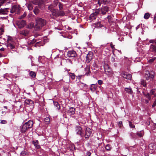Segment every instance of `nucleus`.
I'll return each mask as SVG.
<instances>
[{"instance_id":"f8f14e48","label":"nucleus","mask_w":156,"mask_h":156,"mask_svg":"<svg viewBox=\"0 0 156 156\" xmlns=\"http://www.w3.org/2000/svg\"><path fill=\"white\" fill-rule=\"evenodd\" d=\"M82 128L79 126H76L75 128L76 134L81 137H82Z\"/></svg>"},{"instance_id":"052dcab7","label":"nucleus","mask_w":156,"mask_h":156,"mask_svg":"<svg viewBox=\"0 0 156 156\" xmlns=\"http://www.w3.org/2000/svg\"><path fill=\"white\" fill-rule=\"evenodd\" d=\"M146 97L148 98V99L150 100L151 99V97L150 94L148 93H147L146 95Z\"/></svg>"},{"instance_id":"6e6552de","label":"nucleus","mask_w":156,"mask_h":156,"mask_svg":"<svg viewBox=\"0 0 156 156\" xmlns=\"http://www.w3.org/2000/svg\"><path fill=\"white\" fill-rule=\"evenodd\" d=\"M30 33V30L27 29L23 30L20 31V34L25 37L28 36L29 35Z\"/></svg>"},{"instance_id":"774afa93","label":"nucleus","mask_w":156,"mask_h":156,"mask_svg":"<svg viewBox=\"0 0 156 156\" xmlns=\"http://www.w3.org/2000/svg\"><path fill=\"white\" fill-rule=\"evenodd\" d=\"M154 90H152L151 91L150 93L151 94L154 95Z\"/></svg>"},{"instance_id":"79ce46f5","label":"nucleus","mask_w":156,"mask_h":156,"mask_svg":"<svg viewBox=\"0 0 156 156\" xmlns=\"http://www.w3.org/2000/svg\"><path fill=\"white\" fill-rule=\"evenodd\" d=\"M58 6L59 8V10H62L63 9V5L61 2L58 3Z\"/></svg>"},{"instance_id":"bb28decb","label":"nucleus","mask_w":156,"mask_h":156,"mask_svg":"<svg viewBox=\"0 0 156 156\" xmlns=\"http://www.w3.org/2000/svg\"><path fill=\"white\" fill-rule=\"evenodd\" d=\"M68 74L69 75L70 78H71L72 80H73L75 79L76 76L74 73H68Z\"/></svg>"},{"instance_id":"f704fd0d","label":"nucleus","mask_w":156,"mask_h":156,"mask_svg":"<svg viewBox=\"0 0 156 156\" xmlns=\"http://www.w3.org/2000/svg\"><path fill=\"white\" fill-rule=\"evenodd\" d=\"M75 108H69V112L73 114L75 113Z\"/></svg>"},{"instance_id":"7c9ffc66","label":"nucleus","mask_w":156,"mask_h":156,"mask_svg":"<svg viewBox=\"0 0 156 156\" xmlns=\"http://www.w3.org/2000/svg\"><path fill=\"white\" fill-rule=\"evenodd\" d=\"M125 90L127 93L129 94H132L133 93V91L131 88H126L125 89Z\"/></svg>"},{"instance_id":"c9c22d12","label":"nucleus","mask_w":156,"mask_h":156,"mask_svg":"<svg viewBox=\"0 0 156 156\" xmlns=\"http://www.w3.org/2000/svg\"><path fill=\"white\" fill-rule=\"evenodd\" d=\"M104 70H108V69H110L108 65L107 64H105L104 66Z\"/></svg>"},{"instance_id":"4d7b16f0","label":"nucleus","mask_w":156,"mask_h":156,"mask_svg":"<svg viewBox=\"0 0 156 156\" xmlns=\"http://www.w3.org/2000/svg\"><path fill=\"white\" fill-rule=\"evenodd\" d=\"M91 154V153L89 151L87 152L86 155L85 156H90Z\"/></svg>"},{"instance_id":"f3484780","label":"nucleus","mask_w":156,"mask_h":156,"mask_svg":"<svg viewBox=\"0 0 156 156\" xmlns=\"http://www.w3.org/2000/svg\"><path fill=\"white\" fill-rule=\"evenodd\" d=\"M33 0H32L31 2H29L26 3V5H27L28 9L30 11L33 8V5L32 4H34L33 3Z\"/></svg>"},{"instance_id":"393cba45","label":"nucleus","mask_w":156,"mask_h":156,"mask_svg":"<svg viewBox=\"0 0 156 156\" xmlns=\"http://www.w3.org/2000/svg\"><path fill=\"white\" fill-rule=\"evenodd\" d=\"M58 16H62L64 15L65 12L62 10H58Z\"/></svg>"},{"instance_id":"4c0bfd02","label":"nucleus","mask_w":156,"mask_h":156,"mask_svg":"<svg viewBox=\"0 0 156 156\" xmlns=\"http://www.w3.org/2000/svg\"><path fill=\"white\" fill-rule=\"evenodd\" d=\"M103 3L104 4H108L110 3V0H102Z\"/></svg>"},{"instance_id":"412c9836","label":"nucleus","mask_w":156,"mask_h":156,"mask_svg":"<svg viewBox=\"0 0 156 156\" xmlns=\"http://www.w3.org/2000/svg\"><path fill=\"white\" fill-rule=\"evenodd\" d=\"M6 46L9 48L11 49H13L15 48V45L12 44H11L9 42H7Z\"/></svg>"},{"instance_id":"7ed1b4c3","label":"nucleus","mask_w":156,"mask_h":156,"mask_svg":"<svg viewBox=\"0 0 156 156\" xmlns=\"http://www.w3.org/2000/svg\"><path fill=\"white\" fill-rule=\"evenodd\" d=\"M48 0H33V3L34 4L37 5L41 9H42L44 6V3H46Z\"/></svg>"},{"instance_id":"0eeeda50","label":"nucleus","mask_w":156,"mask_h":156,"mask_svg":"<svg viewBox=\"0 0 156 156\" xmlns=\"http://www.w3.org/2000/svg\"><path fill=\"white\" fill-rule=\"evenodd\" d=\"M16 24L18 27L21 28L23 27L26 24V22L25 20H20L17 21Z\"/></svg>"},{"instance_id":"c756f323","label":"nucleus","mask_w":156,"mask_h":156,"mask_svg":"<svg viewBox=\"0 0 156 156\" xmlns=\"http://www.w3.org/2000/svg\"><path fill=\"white\" fill-rule=\"evenodd\" d=\"M79 86L81 89L83 88L84 87H86L87 85L82 83H80L78 84Z\"/></svg>"},{"instance_id":"a19ab883","label":"nucleus","mask_w":156,"mask_h":156,"mask_svg":"<svg viewBox=\"0 0 156 156\" xmlns=\"http://www.w3.org/2000/svg\"><path fill=\"white\" fill-rule=\"evenodd\" d=\"M105 71L106 74H110L112 73L111 69H110L108 70H105Z\"/></svg>"},{"instance_id":"3c124183","label":"nucleus","mask_w":156,"mask_h":156,"mask_svg":"<svg viewBox=\"0 0 156 156\" xmlns=\"http://www.w3.org/2000/svg\"><path fill=\"white\" fill-rule=\"evenodd\" d=\"M34 26V24L33 23H31V24H29L28 26V27L29 28L31 29V28H33Z\"/></svg>"},{"instance_id":"ea45409f","label":"nucleus","mask_w":156,"mask_h":156,"mask_svg":"<svg viewBox=\"0 0 156 156\" xmlns=\"http://www.w3.org/2000/svg\"><path fill=\"white\" fill-rule=\"evenodd\" d=\"M136 134L140 137H142L143 136V134L140 131L137 132Z\"/></svg>"},{"instance_id":"2f4dec72","label":"nucleus","mask_w":156,"mask_h":156,"mask_svg":"<svg viewBox=\"0 0 156 156\" xmlns=\"http://www.w3.org/2000/svg\"><path fill=\"white\" fill-rule=\"evenodd\" d=\"M140 83L141 85L143 86L144 87H146L147 86V83L145 80H144L142 79L141 80Z\"/></svg>"},{"instance_id":"603ef678","label":"nucleus","mask_w":156,"mask_h":156,"mask_svg":"<svg viewBox=\"0 0 156 156\" xmlns=\"http://www.w3.org/2000/svg\"><path fill=\"white\" fill-rule=\"evenodd\" d=\"M118 124L119 126V127L121 128L123 126L122 122V121H120L119 122Z\"/></svg>"},{"instance_id":"cd10ccee","label":"nucleus","mask_w":156,"mask_h":156,"mask_svg":"<svg viewBox=\"0 0 156 156\" xmlns=\"http://www.w3.org/2000/svg\"><path fill=\"white\" fill-rule=\"evenodd\" d=\"M30 76L32 78H34L35 77L36 74L34 71H31L29 73Z\"/></svg>"},{"instance_id":"473e14b6","label":"nucleus","mask_w":156,"mask_h":156,"mask_svg":"<svg viewBox=\"0 0 156 156\" xmlns=\"http://www.w3.org/2000/svg\"><path fill=\"white\" fill-rule=\"evenodd\" d=\"M44 121L46 124H48L50 123V119L49 117H47L45 118Z\"/></svg>"},{"instance_id":"72a5a7b5","label":"nucleus","mask_w":156,"mask_h":156,"mask_svg":"<svg viewBox=\"0 0 156 156\" xmlns=\"http://www.w3.org/2000/svg\"><path fill=\"white\" fill-rule=\"evenodd\" d=\"M34 12L36 15H37L39 12V10L38 8L36 7L33 10Z\"/></svg>"},{"instance_id":"1a4fd4ad","label":"nucleus","mask_w":156,"mask_h":156,"mask_svg":"<svg viewBox=\"0 0 156 156\" xmlns=\"http://www.w3.org/2000/svg\"><path fill=\"white\" fill-rule=\"evenodd\" d=\"M122 75L124 78L127 80H131L132 78L131 74L126 72H122Z\"/></svg>"},{"instance_id":"e433bc0d","label":"nucleus","mask_w":156,"mask_h":156,"mask_svg":"<svg viewBox=\"0 0 156 156\" xmlns=\"http://www.w3.org/2000/svg\"><path fill=\"white\" fill-rule=\"evenodd\" d=\"M136 133L133 132H131L129 134L130 136L132 138H135L136 136Z\"/></svg>"},{"instance_id":"6e6d98bb","label":"nucleus","mask_w":156,"mask_h":156,"mask_svg":"<svg viewBox=\"0 0 156 156\" xmlns=\"http://www.w3.org/2000/svg\"><path fill=\"white\" fill-rule=\"evenodd\" d=\"M93 66L95 68H98V65L95 62H94L93 64Z\"/></svg>"},{"instance_id":"e2e57ef3","label":"nucleus","mask_w":156,"mask_h":156,"mask_svg":"<svg viewBox=\"0 0 156 156\" xmlns=\"http://www.w3.org/2000/svg\"><path fill=\"white\" fill-rule=\"evenodd\" d=\"M5 0H0V6L3 4Z\"/></svg>"},{"instance_id":"39448f33","label":"nucleus","mask_w":156,"mask_h":156,"mask_svg":"<svg viewBox=\"0 0 156 156\" xmlns=\"http://www.w3.org/2000/svg\"><path fill=\"white\" fill-rule=\"evenodd\" d=\"M93 54L91 51H89L87 54L86 57V62L87 63H89L93 58Z\"/></svg>"},{"instance_id":"dca6fc26","label":"nucleus","mask_w":156,"mask_h":156,"mask_svg":"<svg viewBox=\"0 0 156 156\" xmlns=\"http://www.w3.org/2000/svg\"><path fill=\"white\" fill-rule=\"evenodd\" d=\"M32 143L34 145V146L37 149L40 148L41 147L39 144V142L38 140H33L32 141Z\"/></svg>"},{"instance_id":"4468645a","label":"nucleus","mask_w":156,"mask_h":156,"mask_svg":"<svg viewBox=\"0 0 156 156\" xmlns=\"http://www.w3.org/2000/svg\"><path fill=\"white\" fill-rule=\"evenodd\" d=\"M25 105H28L27 106H34V104L33 101L30 99H26L25 101Z\"/></svg>"},{"instance_id":"09e8293b","label":"nucleus","mask_w":156,"mask_h":156,"mask_svg":"<svg viewBox=\"0 0 156 156\" xmlns=\"http://www.w3.org/2000/svg\"><path fill=\"white\" fill-rule=\"evenodd\" d=\"M111 147H110V145H109V144H108L107 145H106V147H105V149L108 150V151H109V150H110V149H111Z\"/></svg>"},{"instance_id":"8fccbe9b","label":"nucleus","mask_w":156,"mask_h":156,"mask_svg":"<svg viewBox=\"0 0 156 156\" xmlns=\"http://www.w3.org/2000/svg\"><path fill=\"white\" fill-rule=\"evenodd\" d=\"M102 3H103L102 0H98V4L99 5V6H101Z\"/></svg>"},{"instance_id":"58836bf2","label":"nucleus","mask_w":156,"mask_h":156,"mask_svg":"<svg viewBox=\"0 0 156 156\" xmlns=\"http://www.w3.org/2000/svg\"><path fill=\"white\" fill-rule=\"evenodd\" d=\"M150 16V14L148 13H145L144 16V18L145 19H147Z\"/></svg>"},{"instance_id":"f257e3e1","label":"nucleus","mask_w":156,"mask_h":156,"mask_svg":"<svg viewBox=\"0 0 156 156\" xmlns=\"http://www.w3.org/2000/svg\"><path fill=\"white\" fill-rule=\"evenodd\" d=\"M35 21L34 29L36 31L40 30L46 24V21L41 18L37 17L36 18Z\"/></svg>"},{"instance_id":"a211bd4d","label":"nucleus","mask_w":156,"mask_h":156,"mask_svg":"<svg viewBox=\"0 0 156 156\" xmlns=\"http://www.w3.org/2000/svg\"><path fill=\"white\" fill-rule=\"evenodd\" d=\"M85 75L88 76L90 75V67L89 66H86V67L85 69Z\"/></svg>"},{"instance_id":"0e129e2a","label":"nucleus","mask_w":156,"mask_h":156,"mask_svg":"<svg viewBox=\"0 0 156 156\" xmlns=\"http://www.w3.org/2000/svg\"><path fill=\"white\" fill-rule=\"evenodd\" d=\"M21 154L23 156H24L26 155L25 151H22L21 153Z\"/></svg>"},{"instance_id":"6ab92c4d","label":"nucleus","mask_w":156,"mask_h":156,"mask_svg":"<svg viewBox=\"0 0 156 156\" xmlns=\"http://www.w3.org/2000/svg\"><path fill=\"white\" fill-rule=\"evenodd\" d=\"M9 9V8H1L0 9V13L3 14H7L8 12L7 10Z\"/></svg>"},{"instance_id":"2eb2a0df","label":"nucleus","mask_w":156,"mask_h":156,"mask_svg":"<svg viewBox=\"0 0 156 156\" xmlns=\"http://www.w3.org/2000/svg\"><path fill=\"white\" fill-rule=\"evenodd\" d=\"M51 17L54 18V17L58 16V10L55 9L51 11Z\"/></svg>"},{"instance_id":"9d476101","label":"nucleus","mask_w":156,"mask_h":156,"mask_svg":"<svg viewBox=\"0 0 156 156\" xmlns=\"http://www.w3.org/2000/svg\"><path fill=\"white\" fill-rule=\"evenodd\" d=\"M67 56L69 57H75L77 56L76 52L73 50L69 51L67 53Z\"/></svg>"},{"instance_id":"de8ad7c7","label":"nucleus","mask_w":156,"mask_h":156,"mask_svg":"<svg viewBox=\"0 0 156 156\" xmlns=\"http://www.w3.org/2000/svg\"><path fill=\"white\" fill-rule=\"evenodd\" d=\"M37 41V40L35 39H33L30 43V44H32L35 43Z\"/></svg>"},{"instance_id":"338daca9","label":"nucleus","mask_w":156,"mask_h":156,"mask_svg":"<svg viewBox=\"0 0 156 156\" xmlns=\"http://www.w3.org/2000/svg\"><path fill=\"white\" fill-rule=\"evenodd\" d=\"M156 105V98L155 100V101H154L153 104V105H152V107H154Z\"/></svg>"},{"instance_id":"69168bd1","label":"nucleus","mask_w":156,"mask_h":156,"mask_svg":"<svg viewBox=\"0 0 156 156\" xmlns=\"http://www.w3.org/2000/svg\"><path fill=\"white\" fill-rule=\"evenodd\" d=\"M82 75H80V76H76V78L78 80H80L81 78L82 77Z\"/></svg>"},{"instance_id":"13d9d810","label":"nucleus","mask_w":156,"mask_h":156,"mask_svg":"<svg viewBox=\"0 0 156 156\" xmlns=\"http://www.w3.org/2000/svg\"><path fill=\"white\" fill-rule=\"evenodd\" d=\"M1 123L2 124H5L7 123V122L6 120H3L1 121Z\"/></svg>"},{"instance_id":"bf43d9fd","label":"nucleus","mask_w":156,"mask_h":156,"mask_svg":"<svg viewBox=\"0 0 156 156\" xmlns=\"http://www.w3.org/2000/svg\"><path fill=\"white\" fill-rule=\"evenodd\" d=\"M110 46L111 47V48L113 49H115V47H114V45H113L112 44V42H111L110 43Z\"/></svg>"},{"instance_id":"5fc2aeb1","label":"nucleus","mask_w":156,"mask_h":156,"mask_svg":"<svg viewBox=\"0 0 156 156\" xmlns=\"http://www.w3.org/2000/svg\"><path fill=\"white\" fill-rule=\"evenodd\" d=\"M90 136V135L89 134L85 133V139H88L89 138Z\"/></svg>"},{"instance_id":"ddd939ff","label":"nucleus","mask_w":156,"mask_h":156,"mask_svg":"<svg viewBox=\"0 0 156 156\" xmlns=\"http://www.w3.org/2000/svg\"><path fill=\"white\" fill-rule=\"evenodd\" d=\"M24 124H26V127L28 130L29 129L32 127L33 126V122L32 121L30 120L28 122L25 123Z\"/></svg>"},{"instance_id":"37998d69","label":"nucleus","mask_w":156,"mask_h":156,"mask_svg":"<svg viewBox=\"0 0 156 156\" xmlns=\"http://www.w3.org/2000/svg\"><path fill=\"white\" fill-rule=\"evenodd\" d=\"M156 59V57H154L148 60V62L149 63H151L153 62L154 60H155Z\"/></svg>"},{"instance_id":"9b49d317","label":"nucleus","mask_w":156,"mask_h":156,"mask_svg":"<svg viewBox=\"0 0 156 156\" xmlns=\"http://www.w3.org/2000/svg\"><path fill=\"white\" fill-rule=\"evenodd\" d=\"M58 2L57 0H55L53 4H51L48 6V10L51 11L55 9V7L56 6L58 5Z\"/></svg>"},{"instance_id":"423d86ee","label":"nucleus","mask_w":156,"mask_h":156,"mask_svg":"<svg viewBox=\"0 0 156 156\" xmlns=\"http://www.w3.org/2000/svg\"><path fill=\"white\" fill-rule=\"evenodd\" d=\"M109 10V7L108 6H102L100 10V12L102 15H105L108 12Z\"/></svg>"},{"instance_id":"20e7f679","label":"nucleus","mask_w":156,"mask_h":156,"mask_svg":"<svg viewBox=\"0 0 156 156\" xmlns=\"http://www.w3.org/2000/svg\"><path fill=\"white\" fill-rule=\"evenodd\" d=\"M10 10L11 13L18 14L20 13V9L18 6L14 5L12 7V9Z\"/></svg>"},{"instance_id":"a878e982","label":"nucleus","mask_w":156,"mask_h":156,"mask_svg":"<svg viewBox=\"0 0 156 156\" xmlns=\"http://www.w3.org/2000/svg\"><path fill=\"white\" fill-rule=\"evenodd\" d=\"M90 90L91 91H94L95 90L97 87L95 84H91L90 85Z\"/></svg>"},{"instance_id":"4be33fe9","label":"nucleus","mask_w":156,"mask_h":156,"mask_svg":"<svg viewBox=\"0 0 156 156\" xmlns=\"http://www.w3.org/2000/svg\"><path fill=\"white\" fill-rule=\"evenodd\" d=\"M97 16L96 13H93L91 14L90 16V20L93 21L96 19Z\"/></svg>"},{"instance_id":"c03bdc74","label":"nucleus","mask_w":156,"mask_h":156,"mask_svg":"<svg viewBox=\"0 0 156 156\" xmlns=\"http://www.w3.org/2000/svg\"><path fill=\"white\" fill-rule=\"evenodd\" d=\"M129 126L130 128H134L135 126L132 123V122L131 121L129 122Z\"/></svg>"},{"instance_id":"c85d7f7f","label":"nucleus","mask_w":156,"mask_h":156,"mask_svg":"<svg viewBox=\"0 0 156 156\" xmlns=\"http://www.w3.org/2000/svg\"><path fill=\"white\" fill-rule=\"evenodd\" d=\"M92 133V131L88 127H87L86 128L85 131V133L89 134L90 135Z\"/></svg>"},{"instance_id":"f03ea898","label":"nucleus","mask_w":156,"mask_h":156,"mask_svg":"<svg viewBox=\"0 0 156 156\" xmlns=\"http://www.w3.org/2000/svg\"><path fill=\"white\" fill-rule=\"evenodd\" d=\"M154 75V72L153 71L150 72L148 71H147L145 72V77L147 80L152 81Z\"/></svg>"},{"instance_id":"aec40b11","label":"nucleus","mask_w":156,"mask_h":156,"mask_svg":"<svg viewBox=\"0 0 156 156\" xmlns=\"http://www.w3.org/2000/svg\"><path fill=\"white\" fill-rule=\"evenodd\" d=\"M26 124H24L21 127L20 130L21 133H24L27 131V129L26 128Z\"/></svg>"},{"instance_id":"b1692460","label":"nucleus","mask_w":156,"mask_h":156,"mask_svg":"<svg viewBox=\"0 0 156 156\" xmlns=\"http://www.w3.org/2000/svg\"><path fill=\"white\" fill-rule=\"evenodd\" d=\"M150 50L156 52V43L154 45H151L150 47Z\"/></svg>"},{"instance_id":"680f3d73","label":"nucleus","mask_w":156,"mask_h":156,"mask_svg":"<svg viewBox=\"0 0 156 156\" xmlns=\"http://www.w3.org/2000/svg\"><path fill=\"white\" fill-rule=\"evenodd\" d=\"M98 84L100 85H101L103 83V81L101 80H98Z\"/></svg>"},{"instance_id":"49530a36","label":"nucleus","mask_w":156,"mask_h":156,"mask_svg":"<svg viewBox=\"0 0 156 156\" xmlns=\"http://www.w3.org/2000/svg\"><path fill=\"white\" fill-rule=\"evenodd\" d=\"M7 41L8 42H9V41H10L11 42L12 41V37H10L9 36H8V39H7Z\"/></svg>"},{"instance_id":"a18cd8bd","label":"nucleus","mask_w":156,"mask_h":156,"mask_svg":"<svg viewBox=\"0 0 156 156\" xmlns=\"http://www.w3.org/2000/svg\"><path fill=\"white\" fill-rule=\"evenodd\" d=\"M43 42L44 43V44L45 43L48 41V38L47 37H44L43 40Z\"/></svg>"},{"instance_id":"864d4df0","label":"nucleus","mask_w":156,"mask_h":156,"mask_svg":"<svg viewBox=\"0 0 156 156\" xmlns=\"http://www.w3.org/2000/svg\"><path fill=\"white\" fill-rule=\"evenodd\" d=\"M55 106L56 107H58V106H59V107H60L59 105L58 104V102H53Z\"/></svg>"},{"instance_id":"5701e85b","label":"nucleus","mask_w":156,"mask_h":156,"mask_svg":"<svg viewBox=\"0 0 156 156\" xmlns=\"http://www.w3.org/2000/svg\"><path fill=\"white\" fill-rule=\"evenodd\" d=\"M44 44V43L42 41H39L37 42L35 44V46H43Z\"/></svg>"}]
</instances>
